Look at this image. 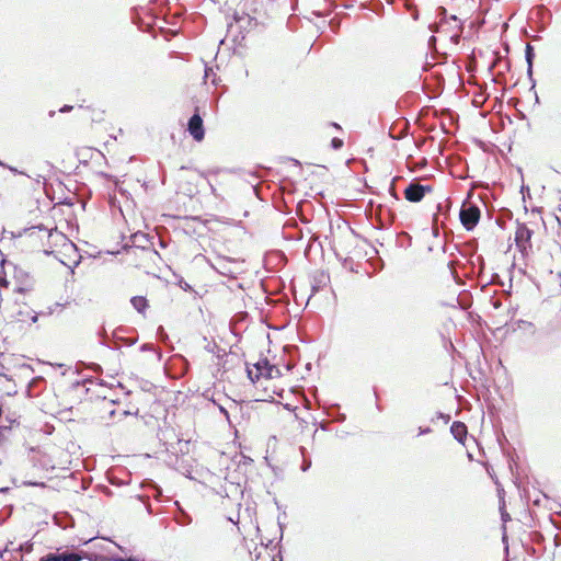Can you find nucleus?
Segmentation results:
<instances>
[{
  "mask_svg": "<svg viewBox=\"0 0 561 561\" xmlns=\"http://www.w3.org/2000/svg\"><path fill=\"white\" fill-rule=\"evenodd\" d=\"M439 21L436 23L434 32L439 34L444 39L457 45L463 31V21L467 20V11L458 10L455 13H448L444 7L438 8Z\"/></svg>",
  "mask_w": 561,
  "mask_h": 561,
  "instance_id": "f257e3e1",
  "label": "nucleus"
},
{
  "mask_svg": "<svg viewBox=\"0 0 561 561\" xmlns=\"http://www.w3.org/2000/svg\"><path fill=\"white\" fill-rule=\"evenodd\" d=\"M208 185L207 179L196 170L182 169L176 175V193L195 197Z\"/></svg>",
  "mask_w": 561,
  "mask_h": 561,
  "instance_id": "f03ea898",
  "label": "nucleus"
},
{
  "mask_svg": "<svg viewBox=\"0 0 561 561\" xmlns=\"http://www.w3.org/2000/svg\"><path fill=\"white\" fill-rule=\"evenodd\" d=\"M28 182L30 178L22 173L13 172L8 175H0V198L18 195Z\"/></svg>",
  "mask_w": 561,
  "mask_h": 561,
  "instance_id": "7ed1b4c3",
  "label": "nucleus"
},
{
  "mask_svg": "<svg viewBox=\"0 0 561 561\" xmlns=\"http://www.w3.org/2000/svg\"><path fill=\"white\" fill-rule=\"evenodd\" d=\"M247 373L248 377L253 382L260 380L261 378L272 379L280 375L279 369L271 365L266 358H262L253 365H248Z\"/></svg>",
  "mask_w": 561,
  "mask_h": 561,
  "instance_id": "20e7f679",
  "label": "nucleus"
},
{
  "mask_svg": "<svg viewBox=\"0 0 561 561\" xmlns=\"http://www.w3.org/2000/svg\"><path fill=\"white\" fill-rule=\"evenodd\" d=\"M531 237L533 231L525 224H519L517 226L515 231V243L524 255H527L533 248Z\"/></svg>",
  "mask_w": 561,
  "mask_h": 561,
  "instance_id": "39448f33",
  "label": "nucleus"
},
{
  "mask_svg": "<svg viewBox=\"0 0 561 561\" xmlns=\"http://www.w3.org/2000/svg\"><path fill=\"white\" fill-rule=\"evenodd\" d=\"M480 208L477 205H463L460 210V221L467 230H472L480 220Z\"/></svg>",
  "mask_w": 561,
  "mask_h": 561,
  "instance_id": "423d86ee",
  "label": "nucleus"
},
{
  "mask_svg": "<svg viewBox=\"0 0 561 561\" xmlns=\"http://www.w3.org/2000/svg\"><path fill=\"white\" fill-rule=\"evenodd\" d=\"M263 16H251L250 14L237 15L234 18V24L230 25V32L236 27L239 30H248V32L254 30L260 24H264Z\"/></svg>",
  "mask_w": 561,
  "mask_h": 561,
  "instance_id": "0eeeda50",
  "label": "nucleus"
},
{
  "mask_svg": "<svg viewBox=\"0 0 561 561\" xmlns=\"http://www.w3.org/2000/svg\"><path fill=\"white\" fill-rule=\"evenodd\" d=\"M187 131L197 142H201L205 138L204 123L198 113V108H196L195 114L188 121Z\"/></svg>",
  "mask_w": 561,
  "mask_h": 561,
  "instance_id": "6e6552de",
  "label": "nucleus"
},
{
  "mask_svg": "<svg viewBox=\"0 0 561 561\" xmlns=\"http://www.w3.org/2000/svg\"><path fill=\"white\" fill-rule=\"evenodd\" d=\"M432 187L420 183H410L404 190V197L411 203H419L423 199L426 192H431Z\"/></svg>",
  "mask_w": 561,
  "mask_h": 561,
  "instance_id": "1a4fd4ad",
  "label": "nucleus"
},
{
  "mask_svg": "<svg viewBox=\"0 0 561 561\" xmlns=\"http://www.w3.org/2000/svg\"><path fill=\"white\" fill-rule=\"evenodd\" d=\"M450 432L455 439H457L460 444L465 445V440L468 434V430L465 423L454 422L450 426Z\"/></svg>",
  "mask_w": 561,
  "mask_h": 561,
  "instance_id": "9d476101",
  "label": "nucleus"
},
{
  "mask_svg": "<svg viewBox=\"0 0 561 561\" xmlns=\"http://www.w3.org/2000/svg\"><path fill=\"white\" fill-rule=\"evenodd\" d=\"M80 108H82L84 111V114L89 115L93 122L103 121L104 111L92 106H80Z\"/></svg>",
  "mask_w": 561,
  "mask_h": 561,
  "instance_id": "9b49d317",
  "label": "nucleus"
},
{
  "mask_svg": "<svg viewBox=\"0 0 561 561\" xmlns=\"http://www.w3.org/2000/svg\"><path fill=\"white\" fill-rule=\"evenodd\" d=\"M130 302L138 312H145L148 308V300L144 296H135L130 299Z\"/></svg>",
  "mask_w": 561,
  "mask_h": 561,
  "instance_id": "f8f14e48",
  "label": "nucleus"
},
{
  "mask_svg": "<svg viewBox=\"0 0 561 561\" xmlns=\"http://www.w3.org/2000/svg\"><path fill=\"white\" fill-rule=\"evenodd\" d=\"M56 238L60 239L62 241V247L66 249V251H76V245L69 241L65 234L62 233H56Z\"/></svg>",
  "mask_w": 561,
  "mask_h": 561,
  "instance_id": "ddd939ff",
  "label": "nucleus"
},
{
  "mask_svg": "<svg viewBox=\"0 0 561 561\" xmlns=\"http://www.w3.org/2000/svg\"><path fill=\"white\" fill-rule=\"evenodd\" d=\"M105 405H106L105 410L108 412L111 417H114L116 413H118V415H128V412L126 410L117 411V410L113 409V407H114L113 402L106 403Z\"/></svg>",
  "mask_w": 561,
  "mask_h": 561,
  "instance_id": "4468645a",
  "label": "nucleus"
},
{
  "mask_svg": "<svg viewBox=\"0 0 561 561\" xmlns=\"http://www.w3.org/2000/svg\"><path fill=\"white\" fill-rule=\"evenodd\" d=\"M32 290V283L31 282H25L19 286L15 287L14 291L15 293H19V294H26L28 291Z\"/></svg>",
  "mask_w": 561,
  "mask_h": 561,
  "instance_id": "2eb2a0df",
  "label": "nucleus"
},
{
  "mask_svg": "<svg viewBox=\"0 0 561 561\" xmlns=\"http://www.w3.org/2000/svg\"><path fill=\"white\" fill-rule=\"evenodd\" d=\"M60 561H80L81 557L77 553H64L58 556Z\"/></svg>",
  "mask_w": 561,
  "mask_h": 561,
  "instance_id": "dca6fc26",
  "label": "nucleus"
},
{
  "mask_svg": "<svg viewBox=\"0 0 561 561\" xmlns=\"http://www.w3.org/2000/svg\"><path fill=\"white\" fill-rule=\"evenodd\" d=\"M533 57H534L533 47L529 44H527V46H526V59H527V62H528V66H529V70L531 69V66H533Z\"/></svg>",
  "mask_w": 561,
  "mask_h": 561,
  "instance_id": "f3484780",
  "label": "nucleus"
},
{
  "mask_svg": "<svg viewBox=\"0 0 561 561\" xmlns=\"http://www.w3.org/2000/svg\"><path fill=\"white\" fill-rule=\"evenodd\" d=\"M331 145H332V147H333L334 149H340V148H342V146H343V140H342V139H340V138H333V139L331 140Z\"/></svg>",
  "mask_w": 561,
  "mask_h": 561,
  "instance_id": "a211bd4d",
  "label": "nucleus"
},
{
  "mask_svg": "<svg viewBox=\"0 0 561 561\" xmlns=\"http://www.w3.org/2000/svg\"><path fill=\"white\" fill-rule=\"evenodd\" d=\"M41 561H60V558L57 554L49 553L45 558H42Z\"/></svg>",
  "mask_w": 561,
  "mask_h": 561,
  "instance_id": "6ab92c4d",
  "label": "nucleus"
},
{
  "mask_svg": "<svg viewBox=\"0 0 561 561\" xmlns=\"http://www.w3.org/2000/svg\"><path fill=\"white\" fill-rule=\"evenodd\" d=\"M9 286H10V282L7 279V277L0 276V287L8 288Z\"/></svg>",
  "mask_w": 561,
  "mask_h": 561,
  "instance_id": "aec40b11",
  "label": "nucleus"
},
{
  "mask_svg": "<svg viewBox=\"0 0 561 561\" xmlns=\"http://www.w3.org/2000/svg\"><path fill=\"white\" fill-rule=\"evenodd\" d=\"M389 192H390V194H391L396 199H399V197H398V195H397V193H396V188H394V183H393V182L390 184Z\"/></svg>",
  "mask_w": 561,
  "mask_h": 561,
  "instance_id": "412c9836",
  "label": "nucleus"
},
{
  "mask_svg": "<svg viewBox=\"0 0 561 561\" xmlns=\"http://www.w3.org/2000/svg\"><path fill=\"white\" fill-rule=\"evenodd\" d=\"M71 110H72V106H70V105H65V106H62V107L60 108V112H61V113H66V112H69V111H71Z\"/></svg>",
  "mask_w": 561,
  "mask_h": 561,
  "instance_id": "4be33fe9",
  "label": "nucleus"
},
{
  "mask_svg": "<svg viewBox=\"0 0 561 561\" xmlns=\"http://www.w3.org/2000/svg\"><path fill=\"white\" fill-rule=\"evenodd\" d=\"M116 561H138L137 559H134V558H126V559H117Z\"/></svg>",
  "mask_w": 561,
  "mask_h": 561,
  "instance_id": "5701e85b",
  "label": "nucleus"
}]
</instances>
